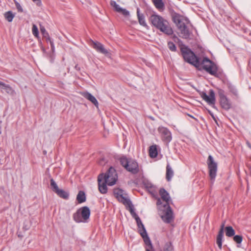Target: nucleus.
<instances>
[{
  "mask_svg": "<svg viewBox=\"0 0 251 251\" xmlns=\"http://www.w3.org/2000/svg\"><path fill=\"white\" fill-rule=\"evenodd\" d=\"M16 6L19 12H23V8L19 3H16Z\"/></svg>",
  "mask_w": 251,
  "mask_h": 251,
  "instance_id": "nucleus-36",
  "label": "nucleus"
},
{
  "mask_svg": "<svg viewBox=\"0 0 251 251\" xmlns=\"http://www.w3.org/2000/svg\"><path fill=\"white\" fill-rule=\"evenodd\" d=\"M201 65L202 68L209 74L212 75H215L217 74V67L216 65L208 58H203Z\"/></svg>",
  "mask_w": 251,
  "mask_h": 251,
  "instance_id": "nucleus-10",
  "label": "nucleus"
},
{
  "mask_svg": "<svg viewBox=\"0 0 251 251\" xmlns=\"http://www.w3.org/2000/svg\"><path fill=\"white\" fill-rule=\"evenodd\" d=\"M233 240L237 244H240L243 240V238L241 235H235L233 237Z\"/></svg>",
  "mask_w": 251,
  "mask_h": 251,
  "instance_id": "nucleus-33",
  "label": "nucleus"
},
{
  "mask_svg": "<svg viewBox=\"0 0 251 251\" xmlns=\"http://www.w3.org/2000/svg\"><path fill=\"white\" fill-rule=\"evenodd\" d=\"M201 96L208 104L210 105L215 104V93L213 90H210L209 96H208L205 93L202 92L201 94Z\"/></svg>",
  "mask_w": 251,
  "mask_h": 251,
  "instance_id": "nucleus-14",
  "label": "nucleus"
},
{
  "mask_svg": "<svg viewBox=\"0 0 251 251\" xmlns=\"http://www.w3.org/2000/svg\"><path fill=\"white\" fill-rule=\"evenodd\" d=\"M189 115L190 117H192V118H194L193 117V116H191V115Z\"/></svg>",
  "mask_w": 251,
  "mask_h": 251,
  "instance_id": "nucleus-41",
  "label": "nucleus"
},
{
  "mask_svg": "<svg viewBox=\"0 0 251 251\" xmlns=\"http://www.w3.org/2000/svg\"><path fill=\"white\" fill-rule=\"evenodd\" d=\"M173 246L171 242L166 243L163 248V251H172L173 250Z\"/></svg>",
  "mask_w": 251,
  "mask_h": 251,
  "instance_id": "nucleus-31",
  "label": "nucleus"
},
{
  "mask_svg": "<svg viewBox=\"0 0 251 251\" xmlns=\"http://www.w3.org/2000/svg\"><path fill=\"white\" fill-rule=\"evenodd\" d=\"M121 164L128 172L133 174H136L140 172L137 162L134 160L128 159L126 157L120 158Z\"/></svg>",
  "mask_w": 251,
  "mask_h": 251,
  "instance_id": "nucleus-4",
  "label": "nucleus"
},
{
  "mask_svg": "<svg viewBox=\"0 0 251 251\" xmlns=\"http://www.w3.org/2000/svg\"><path fill=\"white\" fill-rule=\"evenodd\" d=\"M155 7L159 11L164 9V4L162 0H152Z\"/></svg>",
  "mask_w": 251,
  "mask_h": 251,
  "instance_id": "nucleus-25",
  "label": "nucleus"
},
{
  "mask_svg": "<svg viewBox=\"0 0 251 251\" xmlns=\"http://www.w3.org/2000/svg\"><path fill=\"white\" fill-rule=\"evenodd\" d=\"M247 144L248 147L249 148H251V144L248 142H247Z\"/></svg>",
  "mask_w": 251,
  "mask_h": 251,
  "instance_id": "nucleus-38",
  "label": "nucleus"
},
{
  "mask_svg": "<svg viewBox=\"0 0 251 251\" xmlns=\"http://www.w3.org/2000/svg\"><path fill=\"white\" fill-rule=\"evenodd\" d=\"M0 88L1 91L4 90L5 92L10 95H13L15 91L9 85H7L0 81Z\"/></svg>",
  "mask_w": 251,
  "mask_h": 251,
  "instance_id": "nucleus-22",
  "label": "nucleus"
},
{
  "mask_svg": "<svg viewBox=\"0 0 251 251\" xmlns=\"http://www.w3.org/2000/svg\"><path fill=\"white\" fill-rule=\"evenodd\" d=\"M92 46L97 51L102 54H106L108 53L107 50L104 48L103 45L100 42L93 41Z\"/></svg>",
  "mask_w": 251,
  "mask_h": 251,
  "instance_id": "nucleus-19",
  "label": "nucleus"
},
{
  "mask_svg": "<svg viewBox=\"0 0 251 251\" xmlns=\"http://www.w3.org/2000/svg\"><path fill=\"white\" fill-rule=\"evenodd\" d=\"M149 22L153 26L166 34L170 35L173 33L168 21L159 15L152 14L149 18Z\"/></svg>",
  "mask_w": 251,
  "mask_h": 251,
  "instance_id": "nucleus-1",
  "label": "nucleus"
},
{
  "mask_svg": "<svg viewBox=\"0 0 251 251\" xmlns=\"http://www.w3.org/2000/svg\"><path fill=\"white\" fill-rule=\"evenodd\" d=\"M173 21L179 30L182 37L187 39L189 36V31L186 27L188 19L183 16L175 14L173 16Z\"/></svg>",
  "mask_w": 251,
  "mask_h": 251,
  "instance_id": "nucleus-3",
  "label": "nucleus"
},
{
  "mask_svg": "<svg viewBox=\"0 0 251 251\" xmlns=\"http://www.w3.org/2000/svg\"><path fill=\"white\" fill-rule=\"evenodd\" d=\"M149 155L151 158H154L157 155L156 145H152L150 147Z\"/></svg>",
  "mask_w": 251,
  "mask_h": 251,
  "instance_id": "nucleus-27",
  "label": "nucleus"
},
{
  "mask_svg": "<svg viewBox=\"0 0 251 251\" xmlns=\"http://www.w3.org/2000/svg\"><path fill=\"white\" fill-rule=\"evenodd\" d=\"M162 220L166 223H170L173 220V212L170 205L164 207L161 215Z\"/></svg>",
  "mask_w": 251,
  "mask_h": 251,
  "instance_id": "nucleus-11",
  "label": "nucleus"
},
{
  "mask_svg": "<svg viewBox=\"0 0 251 251\" xmlns=\"http://www.w3.org/2000/svg\"><path fill=\"white\" fill-rule=\"evenodd\" d=\"M161 139L165 142L168 143L172 140V134L170 131L166 127L159 126L158 128Z\"/></svg>",
  "mask_w": 251,
  "mask_h": 251,
  "instance_id": "nucleus-13",
  "label": "nucleus"
},
{
  "mask_svg": "<svg viewBox=\"0 0 251 251\" xmlns=\"http://www.w3.org/2000/svg\"><path fill=\"white\" fill-rule=\"evenodd\" d=\"M174 175V172L173 170L172 169L171 166L170 165H167L166 167V179L167 180L169 181L171 180L172 177H173Z\"/></svg>",
  "mask_w": 251,
  "mask_h": 251,
  "instance_id": "nucleus-26",
  "label": "nucleus"
},
{
  "mask_svg": "<svg viewBox=\"0 0 251 251\" xmlns=\"http://www.w3.org/2000/svg\"><path fill=\"white\" fill-rule=\"evenodd\" d=\"M220 102L221 106L225 109L228 110L230 108L231 104L227 97L222 92L219 93Z\"/></svg>",
  "mask_w": 251,
  "mask_h": 251,
  "instance_id": "nucleus-16",
  "label": "nucleus"
},
{
  "mask_svg": "<svg viewBox=\"0 0 251 251\" xmlns=\"http://www.w3.org/2000/svg\"><path fill=\"white\" fill-rule=\"evenodd\" d=\"M90 210L87 206L79 209L73 215V219L77 223L86 222L90 217Z\"/></svg>",
  "mask_w": 251,
  "mask_h": 251,
  "instance_id": "nucleus-6",
  "label": "nucleus"
},
{
  "mask_svg": "<svg viewBox=\"0 0 251 251\" xmlns=\"http://www.w3.org/2000/svg\"><path fill=\"white\" fill-rule=\"evenodd\" d=\"M226 235L227 237H231L234 235L235 230L232 226H228L225 228Z\"/></svg>",
  "mask_w": 251,
  "mask_h": 251,
  "instance_id": "nucleus-29",
  "label": "nucleus"
},
{
  "mask_svg": "<svg viewBox=\"0 0 251 251\" xmlns=\"http://www.w3.org/2000/svg\"><path fill=\"white\" fill-rule=\"evenodd\" d=\"M102 175V179L106 182L107 185L112 186L116 183L118 179V176L114 168L110 167L105 175Z\"/></svg>",
  "mask_w": 251,
  "mask_h": 251,
  "instance_id": "nucleus-8",
  "label": "nucleus"
},
{
  "mask_svg": "<svg viewBox=\"0 0 251 251\" xmlns=\"http://www.w3.org/2000/svg\"><path fill=\"white\" fill-rule=\"evenodd\" d=\"M228 89H229L230 92H231L233 95H234V96L237 95V91L236 89L234 86H230V85L229 86Z\"/></svg>",
  "mask_w": 251,
  "mask_h": 251,
  "instance_id": "nucleus-35",
  "label": "nucleus"
},
{
  "mask_svg": "<svg viewBox=\"0 0 251 251\" xmlns=\"http://www.w3.org/2000/svg\"><path fill=\"white\" fill-rule=\"evenodd\" d=\"M224 224L221 225V228L217 237L216 243L220 249L222 247V240L224 236Z\"/></svg>",
  "mask_w": 251,
  "mask_h": 251,
  "instance_id": "nucleus-20",
  "label": "nucleus"
},
{
  "mask_svg": "<svg viewBox=\"0 0 251 251\" xmlns=\"http://www.w3.org/2000/svg\"><path fill=\"white\" fill-rule=\"evenodd\" d=\"M113 193L114 196L119 201L129 207V211L130 213H132L133 209L131 201L126 197V195L123 193V191L119 188H115L113 190Z\"/></svg>",
  "mask_w": 251,
  "mask_h": 251,
  "instance_id": "nucleus-7",
  "label": "nucleus"
},
{
  "mask_svg": "<svg viewBox=\"0 0 251 251\" xmlns=\"http://www.w3.org/2000/svg\"><path fill=\"white\" fill-rule=\"evenodd\" d=\"M81 95L85 98L90 101L93 103L96 107L99 105V103L96 99L92 96L90 93L85 92L81 93Z\"/></svg>",
  "mask_w": 251,
  "mask_h": 251,
  "instance_id": "nucleus-21",
  "label": "nucleus"
},
{
  "mask_svg": "<svg viewBox=\"0 0 251 251\" xmlns=\"http://www.w3.org/2000/svg\"><path fill=\"white\" fill-rule=\"evenodd\" d=\"M40 31H41V33L42 34L43 37L46 39V40L48 42H50L51 47V49L53 50L54 49L53 43L51 41V40L49 36V33L46 31L45 27L43 26H41L40 27Z\"/></svg>",
  "mask_w": 251,
  "mask_h": 251,
  "instance_id": "nucleus-23",
  "label": "nucleus"
},
{
  "mask_svg": "<svg viewBox=\"0 0 251 251\" xmlns=\"http://www.w3.org/2000/svg\"><path fill=\"white\" fill-rule=\"evenodd\" d=\"M159 195L161 200L165 202L163 207H166V206L169 205L171 198L169 193L164 188H161L159 190Z\"/></svg>",
  "mask_w": 251,
  "mask_h": 251,
  "instance_id": "nucleus-17",
  "label": "nucleus"
},
{
  "mask_svg": "<svg viewBox=\"0 0 251 251\" xmlns=\"http://www.w3.org/2000/svg\"><path fill=\"white\" fill-rule=\"evenodd\" d=\"M181 51L182 52L183 57L184 60L187 62L198 67L200 63L194 54L189 49L186 47H183L181 48Z\"/></svg>",
  "mask_w": 251,
  "mask_h": 251,
  "instance_id": "nucleus-5",
  "label": "nucleus"
},
{
  "mask_svg": "<svg viewBox=\"0 0 251 251\" xmlns=\"http://www.w3.org/2000/svg\"><path fill=\"white\" fill-rule=\"evenodd\" d=\"M249 251H251V250H249Z\"/></svg>",
  "mask_w": 251,
  "mask_h": 251,
  "instance_id": "nucleus-42",
  "label": "nucleus"
},
{
  "mask_svg": "<svg viewBox=\"0 0 251 251\" xmlns=\"http://www.w3.org/2000/svg\"><path fill=\"white\" fill-rule=\"evenodd\" d=\"M110 5L116 12L122 14L125 17L129 16V12L126 9L120 7L115 1L111 0Z\"/></svg>",
  "mask_w": 251,
  "mask_h": 251,
  "instance_id": "nucleus-15",
  "label": "nucleus"
},
{
  "mask_svg": "<svg viewBox=\"0 0 251 251\" xmlns=\"http://www.w3.org/2000/svg\"><path fill=\"white\" fill-rule=\"evenodd\" d=\"M168 47L170 50L175 51L176 50V47L175 45L172 42H169L168 43Z\"/></svg>",
  "mask_w": 251,
  "mask_h": 251,
  "instance_id": "nucleus-34",
  "label": "nucleus"
},
{
  "mask_svg": "<svg viewBox=\"0 0 251 251\" xmlns=\"http://www.w3.org/2000/svg\"><path fill=\"white\" fill-rule=\"evenodd\" d=\"M76 200L79 203H82L86 201V196L84 192L79 191L76 196Z\"/></svg>",
  "mask_w": 251,
  "mask_h": 251,
  "instance_id": "nucleus-28",
  "label": "nucleus"
},
{
  "mask_svg": "<svg viewBox=\"0 0 251 251\" xmlns=\"http://www.w3.org/2000/svg\"><path fill=\"white\" fill-rule=\"evenodd\" d=\"M153 188H154V187H152V186H151V189H152V190H153Z\"/></svg>",
  "mask_w": 251,
  "mask_h": 251,
  "instance_id": "nucleus-40",
  "label": "nucleus"
},
{
  "mask_svg": "<svg viewBox=\"0 0 251 251\" xmlns=\"http://www.w3.org/2000/svg\"><path fill=\"white\" fill-rule=\"evenodd\" d=\"M32 1H34V2L39 1L40 3L41 2V0H32Z\"/></svg>",
  "mask_w": 251,
  "mask_h": 251,
  "instance_id": "nucleus-39",
  "label": "nucleus"
},
{
  "mask_svg": "<svg viewBox=\"0 0 251 251\" xmlns=\"http://www.w3.org/2000/svg\"><path fill=\"white\" fill-rule=\"evenodd\" d=\"M162 204V203L161 202V200L159 198L157 199L156 204L159 207V208H161Z\"/></svg>",
  "mask_w": 251,
  "mask_h": 251,
  "instance_id": "nucleus-37",
  "label": "nucleus"
},
{
  "mask_svg": "<svg viewBox=\"0 0 251 251\" xmlns=\"http://www.w3.org/2000/svg\"><path fill=\"white\" fill-rule=\"evenodd\" d=\"M137 15L139 24L143 26H147V25L145 19V17L143 14H141L140 13V10L139 8H138L137 10Z\"/></svg>",
  "mask_w": 251,
  "mask_h": 251,
  "instance_id": "nucleus-24",
  "label": "nucleus"
},
{
  "mask_svg": "<svg viewBox=\"0 0 251 251\" xmlns=\"http://www.w3.org/2000/svg\"><path fill=\"white\" fill-rule=\"evenodd\" d=\"M207 164L209 171V175L211 180H214L217 172V164L214 161L213 157L211 155H209Z\"/></svg>",
  "mask_w": 251,
  "mask_h": 251,
  "instance_id": "nucleus-9",
  "label": "nucleus"
},
{
  "mask_svg": "<svg viewBox=\"0 0 251 251\" xmlns=\"http://www.w3.org/2000/svg\"><path fill=\"white\" fill-rule=\"evenodd\" d=\"M4 16L7 21L11 22L15 17V15L11 11H8L4 13Z\"/></svg>",
  "mask_w": 251,
  "mask_h": 251,
  "instance_id": "nucleus-30",
  "label": "nucleus"
},
{
  "mask_svg": "<svg viewBox=\"0 0 251 251\" xmlns=\"http://www.w3.org/2000/svg\"><path fill=\"white\" fill-rule=\"evenodd\" d=\"M130 213L136 221L139 232L143 238L146 245V251H152L153 250L152 245L149 237L148 236L145 228L142 224L141 220L138 216L133 211L132 213Z\"/></svg>",
  "mask_w": 251,
  "mask_h": 251,
  "instance_id": "nucleus-2",
  "label": "nucleus"
},
{
  "mask_svg": "<svg viewBox=\"0 0 251 251\" xmlns=\"http://www.w3.org/2000/svg\"><path fill=\"white\" fill-rule=\"evenodd\" d=\"M32 34H33V35L38 38V36H39V32H38V29L37 27V26L33 24V25H32Z\"/></svg>",
  "mask_w": 251,
  "mask_h": 251,
  "instance_id": "nucleus-32",
  "label": "nucleus"
},
{
  "mask_svg": "<svg viewBox=\"0 0 251 251\" xmlns=\"http://www.w3.org/2000/svg\"><path fill=\"white\" fill-rule=\"evenodd\" d=\"M102 175H100L98 176L99 190L101 193L105 194L107 191V183L102 179Z\"/></svg>",
  "mask_w": 251,
  "mask_h": 251,
  "instance_id": "nucleus-18",
  "label": "nucleus"
},
{
  "mask_svg": "<svg viewBox=\"0 0 251 251\" xmlns=\"http://www.w3.org/2000/svg\"><path fill=\"white\" fill-rule=\"evenodd\" d=\"M50 186L52 188V191L59 197L64 199H68L69 196V193L62 189H60L53 179L50 180Z\"/></svg>",
  "mask_w": 251,
  "mask_h": 251,
  "instance_id": "nucleus-12",
  "label": "nucleus"
}]
</instances>
